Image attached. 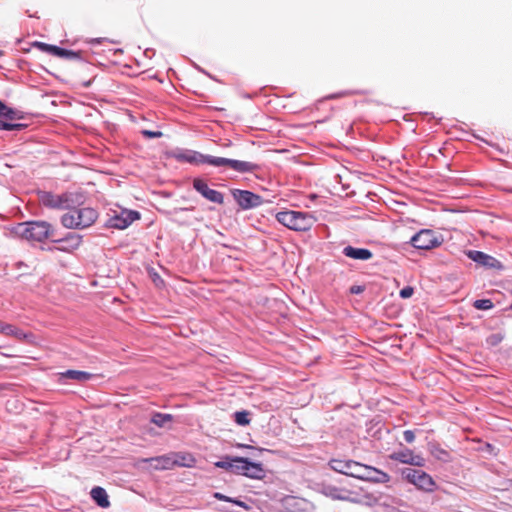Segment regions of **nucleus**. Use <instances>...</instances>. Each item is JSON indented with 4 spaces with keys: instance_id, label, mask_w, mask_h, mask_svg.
I'll return each mask as SVG.
<instances>
[{
    "instance_id": "obj_1",
    "label": "nucleus",
    "mask_w": 512,
    "mask_h": 512,
    "mask_svg": "<svg viewBox=\"0 0 512 512\" xmlns=\"http://www.w3.org/2000/svg\"><path fill=\"white\" fill-rule=\"evenodd\" d=\"M11 233L29 242L43 243L55 236L54 227L44 220H31L20 222L11 228Z\"/></svg>"
},
{
    "instance_id": "obj_2",
    "label": "nucleus",
    "mask_w": 512,
    "mask_h": 512,
    "mask_svg": "<svg viewBox=\"0 0 512 512\" xmlns=\"http://www.w3.org/2000/svg\"><path fill=\"white\" fill-rule=\"evenodd\" d=\"M37 196L43 207L54 210H71L80 206L84 201L83 194L76 191L55 194L51 191L41 190L38 191Z\"/></svg>"
},
{
    "instance_id": "obj_3",
    "label": "nucleus",
    "mask_w": 512,
    "mask_h": 512,
    "mask_svg": "<svg viewBox=\"0 0 512 512\" xmlns=\"http://www.w3.org/2000/svg\"><path fill=\"white\" fill-rule=\"evenodd\" d=\"M98 218V212L94 208L75 207L61 216V224L67 229L82 230L92 226Z\"/></svg>"
},
{
    "instance_id": "obj_4",
    "label": "nucleus",
    "mask_w": 512,
    "mask_h": 512,
    "mask_svg": "<svg viewBox=\"0 0 512 512\" xmlns=\"http://www.w3.org/2000/svg\"><path fill=\"white\" fill-rule=\"evenodd\" d=\"M276 220L290 230L305 232L310 230L316 218L309 212L285 210L276 214Z\"/></svg>"
},
{
    "instance_id": "obj_5",
    "label": "nucleus",
    "mask_w": 512,
    "mask_h": 512,
    "mask_svg": "<svg viewBox=\"0 0 512 512\" xmlns=\"http://www.w3.org/2000/svg\"><path fill=\"white\" fill-rule=\"evenodd\" d=\"M27 113L7 106L0 100V130L2 131H23L28 127L26 123H13L14 120H24Z\"/></svg>"
},
{
    "instance_id": "obj_6",
    "label": "nucleus",
    "mask_w": 512,
    "mask_h": 512,
    "mask_svg": "<svg viewBox=\"0 0 512 512\" xmlns=\"http://www.w3.org/2000/svg\"><path fill=\"white\" fill-rule=\"evenodd\" d=\"M402 478L418 490L433 492L437 485L431 475L423 470L406 467L400 470Z\"/></svg>"
},
{
    "instance_id": "obj_7",
    "label": "nucleus",
    "mask_w": 512,
    "mask_h": 512,
    "mask_svg": "<svg viewBox=\"0 0 512 512\" xmlns=\"http://www.w3.org/2000/svg\"><path fill=\"white\" fill-rule=\"evenodd\" d=\"M170 157L177 162L189 163L192 165H210L214 166L215 156L203 154L191 149L176 148L171 151Z\"/></svg>"
},
{
    "instance_id": "obj_8",
    "label": "nucleus",
    "mask_w": 512,
    "mask_h": 512,
    "mask_svg": "<svg viewBox=\"0 0 512 512\" xmlns=\"http://www.w3.org/2000/svg\"><path fill=\"white\" fill-rule=\"evenodd\" d=\"M141 215L136 210H129L120 208L119 210H113L111 214H108V218L104 223L107 228H113L118 230L126 229L134 221L140 219Z\"/></svg>"
},
{
    "instance_id": "obj_9",
    "label": "nucleus",
    "mask_w": 512,
    "mask_h": 512,
    "mask_svg": "<svg viewBox=\"0 0 512 512\" xmlns=\"http://www.w3.org/2000/svg\"><path fill=\"white\" fill-rule=\"evenodd\" d=\"M408 243L418 250H431L443 243V237L431 229H421L410 238Z\"/></svg>"
},
{
    "instance_id": "obj_10",
    "label": "nucleus",
    "mask_w": 512,
    "mask_h": 512,
    "mask_svg": "<svg viewBox=\"0 0 512 512\" xmlns=\"http://www.w3.org/2000/svg\"><path fill=\"white\" fill-rule=\"evenodd\" d=\"M235 474L261 480L265 477L266 471L262 463L254 462L247 457L236 456Z\"/></svg>"
},
{
    "instance_id": "obj_11",
    "label": "nucleus",
    "mask_w": 512,
    "mask_h": 512,
    "mask_svg": "<svg viewBox=\"0 0 512 512\" xmlns=\"http://www.w3.org/2000/svg\"><path fill=\"white\" fill-rule=\"evenodd\" d=\"M231 194L241 210L255 209L264 203L261 195L250 190L234 188L231 189Z\"/></svg>"
},
{
    "instance_id": "obj_12",
    "label": "nucleus",
    "mask_w": 512,
    "mask_h": 512,
    "mask_svg": "<svg viewBox=\"0 0 512 512\" xmlns=\"http://www.w3.org/2000/svg\"><path fill=\"white\" fill-rule=\"evenodd\" d=\"M224 166L241 174L255 173L261 170V165L258 163L215 156L214 167Z\"/></svg>"
},
{
    "instance_id": "obj_13",
    "label": "nucleus",
    "mask_w": 512,
    "mask_h": 512,
    "mask_svg": "<svg viewBox=\"0 0 512 512\" xmlns=\"http://www.w3.org/2000/svg\"><path fill=\"white\" fill-rule=\"evenodd\" d=\"M464 253L470 260L487 270L502 271L504 269V265L500 260L485 252L466 250Z\"/></svg>"
},
{
    "instance_id": "obj_14",
    "label": "nucleus",
    "mask_w": 512,
    "mask_h": 512,
    "mask_svg": "<svg viewBox=\"0 0 512 512\" xmlns=\"http://www.w3.org/2000/svg\"><path fill=\"white\" fill-rule=\"evenodd\" d=\"M363 465L360 462L345 459H331L329 462L332 470L357 479L360 478Z\"/></svg>"
},
{
    "instance_id": "obj_15",
    "label": "nucleus",
    "mask_w": 512,
    "mask_h": 512,
    "mask_svg": "<svg viewBox=\"0 0 512 512\" xmlns=\"http://www.w3.org/2000/svg\"><path fill=\"white\" fill-rule=\"evenodd\" d=\"M192 186L194 190L202 197L212 203L222 205L224 203V195L220 191L209 188L206 181L200 177L193 179Z\"/></svg>"
},
{
    "instance_id": "obj_16",
    "label": "nucleus",
    "mask_w": 512,
    "mask_h": 512,
    "mask_svg": "<svg viewBox=\"0 0 512 512\" xmlns=\"http://www.w3.org/2000/svg\"><path fill=\"white\" fill-rule=\"evenodd\" d=\"M53 243L59 244L57 247H48V251L59 250L62 252H72L79 248L82 243V236L75 232H69L66 236L62 238H54L52 239Z\"/></svg>"
},
{
    "instance_id": "obj_17",
    "label": "nucleus",
    "mask_w": 512,
    "mask_h": 512,
    "mask_svg": "<svg viewBox=\"0 0 512 512\" xmlns=\"http://www.w3.org/2000/svg\"><path fill=\"white\" fill-rule=\"evenodd\" d=\"M389 458L403 464L417 467H422L425 465V459L419 454H414V452L409 448H403L398 451H394L389 455Z\"/></svg>"
},
{
    "instance_id": "obj_18",
    "label": "nucleus",
    "mask_w": 512,
    "mask_h": 512,
    "mask_svg": "<svg viewBox=\"0 0 512 512\" xmlns=\"http://www.w3.org/2000/svg\"><path fill=\"white\" fill-rule=\"evenodd\" d=\"M360 480L372 482V483H388L390 481V476L375 467L363 465V469L360 475Z\"/></svg>"
},
{
    "instance_id": "obj_19",
    "label": "nucleus",
    "mask_w": 512,
    "mask_h": 512,
    "mask_svg": "<svg viewBox=\"0 0 512 512\" xmlns=\"http://www.w3.org/2000/svg\"><path fill=\"white\" fill-rule=\"evenodd\" d=\"M93 378V374L81 371L68 369L58 374V382L60 384H67L69 380L76 381L78 383H85Z\"/></svg>"
},
{
    "instance_id": "obj_20",
    "label": "nucleus",
    "mask_w": 512,
    "mask_h": 512,
    "mask_svg": "<svg viewBox=\"0 0 512 512\" xmlns=\"http://www.w3.org/2000/svg\"><path fill=\"white\" fill-rule=\"evenodd\" d=\"M342 254L350 259L368 261L373 257V252L368 248L347 245L342 249Z\"/></svg>"
},
{
    "instance_id": "obj_21",
    "label": "nucleus",
    "mask_w": 512,
    "mask_h": 512,
    "mask_svg": "<svg viewBox=\"0 0 512 512\" xmlns=\"http://www.w3.org/2000/svg\"><path fill=\"white\" fill-rule=\"evenodd\" d=\"M90 496L94 503L100 508L106 509L110 507L109 496L103 487H93L90 491Z\"/></svg>"
},
{
    "instance_id": "obj_22",
    "label": "nucleus",
    "mask_w": 512,
    "mask_h": 512,
    "mask_svg": "<svg viewBox=\"0 0 512 512\" xmlns=\"http://www.w3.org/2000/svg\"><path fill=\"white\" fill-rule=\"evenodd\" d=\"M429 451L435 459L441 462L447 463L451 461L450 453L438 443H429Z\"/></svg>"
},
{
    "instance_id": "obj_23",
    "label": "nucleus",
    "mask_w": 512,
    "mask_h": 512,
    "mask_svg": "<svg viewBox=\"0 0 512 512\" xmlns=\"http://www.w3.org/2000/svg\"><path fill=\"white\" fill-rule=\"evenodd\" d=\"M56 57L78 62H82L85 60L82 51H74L60 46L58 48Z\"/></svg>"
},
{
    "instance_id": "obj_24",
    "label": "nucleus",
    "mask_w": 512,
    "mask_h": 512,
    "mask_svg": "<svg viewBox=\"0 0 512 512\" xmlns=\"http://www.w3.org/2000/svg\"><path fill=\"white\" fill-rule=\"evenodd\" d=\"M215 467L224 469L235 474L236 456L226 455L219 461L215 462Z\"/></svg>"
},
{
    "instance_id": "obj_25",
    "label": "nucleus",
    "mask_w": 512,
    "mask_h": 512,
    "mask_svg": "<svg viewBox=\"0 0 512 512\" xmlns=\"http://www.w3.org/2000/svg\"><path fill=\"white\" fill-rule=\"evenodd\" d=\"M252 413L248 410H239L233 413L234 422L241 427L248 426L251 422Z\"/></svg>"
},
{
    "instance_id": "obj_26",
    "label": "nucleus",
    "mask_w": 512,
    "mask_h": 512,
    "mask_svg": "<svg viewBox=\"0 0 512 512\" xmlns=\"http://www.w3.org/2000/svg\"><path fill=\"white\" fill-rule=\"evenodd\" d=\"M173 420V416L168 413L154 412L151 416V423L156 426L163 428L167 423H171Z\"/></svg>"
},
{
    "instance_id": "obj_27",
    "label": "nucleus",
    "mask_w": 512,
    "mask_h": 512,
    "mask_svg": "<svg viewBox=\"0 0 512 512\" xmlns=\"http://www.w3.org/2000/svg\"><path fill=\"white\" fill-rule=\"evenodd\" d=\"M212 496L217 500L232 503L234 505L244 508L245 510L250 509V506L246 502L240 500L239 498L229 497L220 492H214Z\"/></svg>"
},
{
    "instance_id": "obj_28",
    "label": "nucleus",
    "mask_w": 512,
    "mask_h": 512,
    "mask_svg": "<svg viewBox=\"0 0 512 512\" xmlns=\"http://www.w3.org/2000/svg\"><path fill=\"white\" fill-rule=\"evenodd\" d=\"M323 493L334 500H345L347 499L343 495V491L335 486L328 485L323 488Z\"/></svg>"
},
{
    "instance_id": "obj_29",
    "label": "nucleus",
    "mask_w": 512,
    "mask_h": 512,
    "mask_svg": "<svg viewBox=\"0 0 512 512\" xmlns=\"http://www.w3.org/2000/svg\"><path fill=\"white\" fill-rule=\"evenodd\" d=\"M33 46L38 48L40 51L47 53L49 55L55 56V57L57 55V51L59 48V46H57V45L47 44V43L39 42V41L34 42Z\"/></svg>"
},
{
    "instance_id": "obj_30",
    "label": "nucleus",
    "mask_w": 512,
    "mask_h": 512,
    "mask_svg": "<svg viewBox=\"0 0 512 512\" xmlns=\"http://www.w3.org/2000/svg\"><path fill=\"white\" fill-rule=\"evenodd\" d=\"M195 462V459L190 454H179L175 455L174 464L178 466L191 467Z\"/></svg>"
},
{
    "instance_id": "obj_31",
    "label": "nucleus",
    "mask_w": 512,
    "mask_h": 512,
    "mask_svg": "<svg viewBox=\"0 0 512 512\" xmlns=\"http://www.w3.org/2000/svg\"><path fill=\"white\" fill-rule=\"evenodd\" d=\"M505 338L504 332H496L492 333L489 336L486 337L485 343L488 347H496L498 346Z\"/></svg>"
},
{
    "instance_id": "obj_32",
    "label": "nucleus",
    "mask_w": 512,
    "mask_h": 512,
    "mask_svg": "<svg viewBox=\"0 0 512 512\" xmlns=\"http://www.w3.org/2000/svg\"><path fill=\"white\" fill-rule=\"evenodd\" d=\"M473 307L477 310H491L494 308V303L488 298L477 299L474 301Z\"/></svg>"
},
{
    "instance_id": "obj_33",
    "label": "nucleus",
    "mask_w": 512,
    "mask_h": 512,
    "mask_svg": "<svg viewBox=\"0 0 512 512\" xmlns=\"http://www.w3.org/2000/svg\"><path fill=\"white\" fill-rule=\"evenodd\" d=\"M10 336L16 338L20 341H26L32 337L31 333H26L23 330L17 328L16 326L13 327V331L11 332Z\"/></svg>"
},
{
    "instance_id": "obj_34",
    "label": "nucleus",
    "mask_w": 512,
    "mask_h": 512,
    "mask_svg": "<svg viewBox=\"0 0 512 512\" xmlns=\"http://www.w3.org/2000/svg\"><path fill=\"white\" fill-rule=\"evenodd\" d=\"M142 135L147 139H156L161 138L163 133L161 131H152V130H142Z\"/></svg>"
},
{
    "instance_id": "obj_35",
    "label": "nucleus",
    "mask_w": 512,
    "mask_h": 512,
    "mask_svg": "<svg viewBox=\"0 0 512 512\" xmlns=\"http://www.w3.org/2000/svg\"><path fill=\"white\" fill-rule=\"evenodd\" d=\"M414 294V288L412 286H405L403 287L400 292H399V296L402 298V299H408L410 298L412 295Z\"/></svg>"
},
{
    "instance_id": "obj_36",
    "label": "nucleus",
    "mask_w": 512,
    "mask_h": 512,
    "mask_svg": "<svg viewBox=\"0 0 512 512\" xmlns=\"http://www.w3.org/2000/svg\"><path fill=\"white\" fill-rule=\"evenodd\" d=\"M403 439L406 443H413L415 441V432L413 430H405L403 432Z\"/></svg>"
},
{
    "instance_id": "obj_37",
    "label": "nucleus",
    "mask_w": 512,
    "mask_h": 512,
    "mask_svg": "<svg viewBox=\"0 0 512 512\" xmlns=\"http://www.w3.org/2000/svg\"><path fill=\"white\" fill-rule=\"evenodd\" d=\"M13 327H14V325L7 324V323L4 322L2 327H1L0 333L5 335V336H10L11 332L13 331Z\"/></svg>"
},
{
    "instance_id": "obj_38",
    "label": "nucleus",
    "mask_w": 512,
    "mask_h": 512,
    "mask_svg": "<svg viewBox=\"0 0 512 512\" xmlns=\"http://www.w3.org/2000/svg\"><path fill=\"white\" fill-rule=\"evenodd\" d=\"M350 94H352V92H350V91H341L339 93H334V94L327 96V99H337V98H340V97H343L346 95H350Z\"/></svg>"
},
{
    "instance_id": "obj_39",
    "label": "nucleus",
    "mask_w": 512,
    "mask_h": 512,
    "mask_svg": "<svg viewBox=\"0 0 512 512\" xmlns=\"http://www.w3.org/2000/svg\"><path fill=\"white\" fill-rule=\"evenodd\" d=\"M364 291V287L360 285H353L350 287V293L361 294Z\"/></svg>"
},
{
    "instance_id": "obj_40",
    "label": "nucleus",
    "mask_w": 512,
    "mask_h": 512,
    "mask_svg": "<svg viewBox=\"0 0 512 512\" xmlns=\"http://www.w3.org/2000/svg\"><path fill=\"white\" fill-rule=\"evenodd\" d=\"M150 53L154 54V50H153V49L148 48V49H146V50H145V52H144V54H145L147 57H150Z\"/></svg>"
},
{
    "instance_id": "obj_41",
    "label": "nucleus",
    "mask_w": 512,
    "mask_h": 512,
    "mask_svg": "<svg viewBox=\"0 0 512 512\" xmlns=\"http://www.w3.org/2000/svg\"><path fill=\"white\" fill-rule=\"evenodd\" d=\"M156 280H159V281L163 282V280L161 279V277L157 273L154 274V278H153L154 282H156Z\"/></svg>"
},
{
    "instance_id": "obj_42",
    "label": "nucleus",
    "mask_w": 512,
    "mask_h": 512,
    "mask_svg": "<svg viewBox=\"0 0 512 512\" xmlns=\"http://www.w3.org/2000/svg\"><path fill=\"white\" fill-rule=\"evenodd\" d=\"M91 42H92V43H98V44H99V43H101V42H102V39H101V38H96V39H93Z\"/></svg>"
},
{
    "instance_id": "obj_43",
    "label": "nucleus",
    "mask_w": 512,
    "mask_h": 512,
    "mask_svg": "<svg viewBox=\"0 0 512 512\" xmlns=\"http://www.w3.org/2000/svg\"><path fill=\"white\" fill-rule=\"evenodd\" d=\"M242 447H245V448H253L252 446H249V445H242Z\"/></svg>"
},
{
    "instance_id": "obj_44",
    "label": "nucleus",
    "mask_w": 512,
    "mask_h": 512,
    "mask_svg": "<svg viewBox=\"0 0 512 512\" xmlns=\"http://www.w3.org/2000/svg\"><path fill=\"white\" fill-rule=\"evenodd\" d=\"M221 511L230 512L228 509H221Z\"/></svg>"
},
{
    "instance_id": "obj_45",
    "label": "nucleus",
    "mask_w": 512,
    "mask_h": 512,
    "mask_svg": "<svg viewBox=\"0 0 512 512\" xmlns=\"http://www.w3.org/2000/svg\"><path fill=\"white\" fill-rule=\"evenodd\" d=\"M509 309L512 310V302H511V305L509 306Z\"/></svg>"
}]
</instances>
